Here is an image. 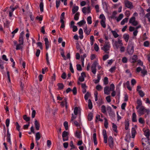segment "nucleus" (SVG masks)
Segmentation results:
<instances>
[{
  "mask_svg": "<svg viewBox=\"0 0 150 150\" xmlns=\"http://www.w3.org/2000/svg\"><path fill=\"white\" fill-rule=\"evenodd\" d=\"M137 109V112L140 116L144 114L145 112L147 113V114H148L150 112L149 110L146 109L144 106H141L139 108Z\"/></svg>",
  "mask_w": 150,
  "mask_h": 150,
  "instance_id": "obj_1",
  "label": "nucleus"
},
{
  "mask_svg": "<svg viewBox=\"0 0 150 150\" xmlns=\"http://www.w3.org/2000/svg\"><path fill=\"white\" fill-rule=\"evenodd\" d=\"M137 59V56L136 55H134L131 59V61L132 63L135 62Z\"/></svg>",
  "mask_w": 150,
  "mask_h": 150,
  "instance_id": "obj_25",
  "label": "nucleus"
},
{
  "mask_svg": "<svg viewBox=\"0 0 150 150\" xmlns=\"http://www.w3.org/2000/svg\"><path fill=\"white\" fill-rule=\"evenodd\" d=\"M84 31L86 35H88L89 34V32L88 31V30L87 28L86 25L84 28Z\"/></svg>",
  "mask_w": 150,
  "mask_h": 150,
  "instance_id": "obj_41",
  "label": "nucleus"
},
{
  "mask_svg": "<svg viewBox=\"0 0 150 150\" xmlns=\"http://www.w3.org/2000/svg\"><path fill=\"white\" fill-rule=\"evenodd\" d=\"M61 3V0H56V7L57 8H58L59 6Z\"/></svg>",
  "mask_w": 150,
  "mask_h": 150,
  "instance_id": "obj_37",
  "label": "nucleus"
},
{
  "mask_svg": "<svg viewBox=\"0 0 150 150\" xmlns=\"http://www.w3.org/2000/svg\"><path fill=\"white\" fill-rule=\"evenodd\" d=\"M139 123L142 124H144L145 123L142 117L139 118Z\"/></svg>",
  "mask_w": 150,
  "mask_h": 150,
  "instance_id": "obj_57",
  "label": "nucleus"
},
{
  "mask_svg": "<svg viewBox=\"0 0 150 150\" xmlns=\"http://www.w3.org/2000/svg\"><path fill=\"white\" fill-rule=\"evenodd\" d=\"M107 110L109 113V116L110 117L112 118L114 117L115 116V113L112 111L111 107L108 106L107 107Z\"/></svg>",
  "mask_w": 150,
  "mask_h": 150,
  "instance_id": "obj_6",
  "label": "nucleus"
},
{
  "mask_svg": "<svg viewBox=\"0 0 150 150\" xmlns=\"http://www.w3.org/2000/svg\"><path fill=\"white\" fill-rule=\"evenodd\" d=\"M71 28H73L72 31L74 32H76L78 28L76 26H73V27Z\"/></svg>",
  "mask_w": 150,
  "mask_h": 150,
  "instance_id": "obj_60",
  "label": "nucleus"
},
{
  "mask_svg": "<svg viewBox=\"0 0 150 150\" xmlns=\"http://www.w3.org/2000/svg\"><path fill=\"white\" fill-rule=\"evenodd\" d=\"M104 119H105L104 126L106 128H107L108 127V121H107V119H106V118H104Z\"/></svg>",
  "mask_w": 150,
  "mask_h": 150,
  "instance_id": "obj_47",
  "label": "nucleus"
},
{
  "mask_svg": "<svg viewBox=\"0 0 150 150\" xmlns=\"http://www.w3.org/2000/svg\"><path fill=\"white\" fill-rule=\"evenodd\" d=\"M108 142L109 146L111 148H113V141L112 137L111 136H110L109 137Z\"/></svg>",
  "mask_w": 150,
  "mask_h": 150,
  "instance_id": "obj_12",
  "label": "nucleus"
},
{
  "mask_svg": "<svg viewBox=\"0 0 150 150\" xmlns=\"http://www.w3.org/2000/svg\"><path fill=\"white\" fill-rule=\"evenodd\" d=\"M64 125L65 127V128L66 130H67L68 129V123L66 121H65L64 123Z\"/></svg>",
  "mask_w": 150,
  "mask_h": 150,
  "instance_id": "obj_48",
  "label": "nucleus"
},
{
  "mask_svg": "<svg viewBox=\"0 0 150 150\" xmlns=\"http://www.w3.org/2000/svg\"><path fill=\"white\" fill-rule=\"evenodd\" d=\"M94 49L96 51H98L99 50V47L97 44L95 43L94 45Z\"/></svg>",
  "mask_w": 150,
  "mask_h": 150,
  "instance_id": "obj_54",
  "label": "nucleus"
},
{
  "mask_svg": "<svg viewBox=\"0 0 150 150\" xmlns=\"http://www.w3.org/2000/svg\"><path fill=\"white\" fill-rule=\"evenodd\" d=\"M128 18H125L121 22V25H123L125 24V23L127 22Z\"/></svg>",
  "mask_w": 150,
  "mask_h": 150,
  "instance_id": "obj_32",
  "label": "nucleus"
},
{
  "mask_svg": "<svg viewBox=\"0 0 150 150\" xmlns=\"http://www.w3.org/2000/svg\"><path fill=\"white\" fill-rule=\"evenodd\" d=\"M132 121L133 122H137L136 115L135 112H133L132 115Z\"/></svg>",
  "mask_w": 150,
  "mask_h": 150,
  "instance_id": "obj_19",
  "label": "nucleus"
},
{
  "mask_svg": "<svg viewBox=\"0 0 150 150\" xmlns=\"http://www.w3.org/2000/svg\"><path fill=\"white\" fill-rule=\"evenodd\" d=\"M91 95V94L88 92H87V93L85 94L84 96V98L86 100H87L88 99V97Z\"/></svg>",
  "mask_w": 150,
  "mask_h": 150,
  "instance_id": "obj_39",
  "label": "nucleus"
},
{
  "mask_svg": "<svg viewBox=\"0 0 150 150\" xmlns=\"http://www.w3.org/2000/svg\"><path fill=\"white\" fill-rule=\"evenodd\" d=\"M110 47V44L108 41H106L105 42L103 46L101 47V49L104 51L105 52L108 53L109 52L107 51L109 50Z\"/></svg>",
  "mask_w": 150,
  "mask_h": 150,
  "instance_id": "obj_2",
  "label": "nucleus"
},
{
  "mask_svg": "<svg viewBox=\"0 0 150 150\" xmlns=\"http://www.w3.org/2000/svg\"><path fill=\"white\" fill-rule=\"evenodd\" d=\"M128 53L130 55L132 54L134 52V47L132 45H129L127 48Z\"/></svg>",
  "mask_w": 150,
  "mask_h": 150,
  "instance_id": "obj_7",
  "label": "nucleus"
},
{
  "mask_svg": "<svg viewBox=\"0 0 150 150\" xmlns=\"http://www.w3.org/2000/svg\"><path fill=\"white\" fill-rule=\"evenodd\" d=\"M35 125L36 129L38 130L39 129L40 124L36 120L35 121Z\"/></svg>",
  "mask_w": 150,
  "mask_h": 150,
  "instance_id": "obj_24",
  "label": "nucleus"
},
{
  "mask_svg": "<svg viewBox=\"0 0 150 150\" xmlns=\"http://www.w3.org/2000/svg\"><path fill=\"white\" fill-rule=\"evenodd\" d=\"M37 46L38 47H40V48L41 50L42 49V43L41 42H38L37 43Z\"/></svg>",
  "mask_w": 150,
  "mask_h": 150,
  "instance_id": "obj_55",
  "label": "nucleus"
},
{
  "mask_svg": "<svg viewBox=\"0 0 150 150\" xmlns=\"http://www.w3.org/2000/svg\"><path fill=\"white\" fill-rule=\"evenodd\" d=\"M9 123H10V119L8 118L6 120V126L7 127H8L9 126Z\"/></svg>",
  "mask_w": 150,
  "mask_h": 150,
  "instance_id": "obj_59",
  "label": "nucleus"
},
{
  "mask_svg": "<svg viewBox=\"0 0 150 150\" xmlns=\"http://www.w3.org/2000/svg\"><path fill=\"white\" fill-rule=\"evenodd\" d=\"M111 32L114 38H116L118 37L119 35L115 31L111 30Z\"/></svg>",
  "mask_w": 150,
  "mask_h": 150,
  "instance_id": "obj_30",
  "label": "nucleus"
},
{
  "mask_svg": "<svg viewBox=\"0 0 150 150\" xmlns=\"http://www.w3.org/2000/svg\"><path fill=\"white\" fill-rule=\"evenodd\" d=\"M132 138H134L136 133V129L134 127H132Z\"/></svg>",
  "mask_w": 150,
  "mask_h": 150,
  "instance_id": "obj_22",
  "label": "nucleus"
},
{
  "mask_svg": "<svg viewBox=\"0 0 150 150\" xmlns=\"http://www.w3.org/2000/svg\"><path fill=\"white\" fill-rule=\"evenodd\" d=\"M40 51V50L38 49L37 50V51L36 52L35 55L36 57H38L39 56Z\"/></svg>",
  "mask_w": 150,
  "mask_h": 150,
  "instance_id": "obj_64",
  "label": "nucleus"
},
{
  "mask_svg": "<svg viewBox=\"0 0 150 150\" xmlns=\"http://www.w3.org/2000/svg\"><path fill=\"white\" fill-rule=\"evenodd\" d=\"M100 18L101 19V21H105V18L103 14H101L100 16Z\"/></svg>",
  "mask_w": 150,
  "mask_h": 150,
  "instance_id": "obj_52",
  "label": "nucleus"
},
{
  "mask_svg": "<svg viewBox=\"0 0 150 150\" xmlns=\"http://www.w3.org/2000/svg\"><path fill=\"white\" fill-rule=\"evenodd\" d=\"M98 63L97 61H95L92 64L91 67V70L92 72L94 74H95L96 71V67L98 66Z\"/></svg>",
  "mask_w": 150,
  "mask_h": 150,
  "instance_id": "obj_5",
  "label": "nucleus"
},
{
  "mask_svg": "<svg viewBox=\"0 0 150 150\" xmlns=\"http://www.w3.org/2000/svg\"><path fill=\"white\" fill-rule=\"evenodd\" d=\"M116 67L115 66L112 67L109 70V71L111 73H113L115 70Z\"/></svg>",
  "mask_w": 150,
  "mask_h": 150,
  "instance_id": "obj_56",
  "label": "nucleus"
},
{
  "mask_svg": "<svg viewBox=\"0 0 150 150\" xmlns=\"http://www.w3.org/2000/svg\"><path fill=\"white\" fill-rule=\"evenodd\" d=\"M96 133H94L93 134L92 137L93 140V142L95 145H96L97 144V142L96 139Z\"/></svg>",
  "mask_w": 150,
  "mask_h": 150,
  "instance_id": "obj_23",
  "label": "nucleus"
},
{
  "mask_svg": "<svg viewBox=\"0 0 150 150\" xmlns=\"http://www.w3.org/2000/svg\"><path fill=\"white\" fill-rule=\"evenodd\" d=\"M137 105L136 107V109H138L141 106H143L142 105V102L141 100L140 99H138L137 101Z\"/></svg>",
  "mask_w": 150,
  "mask_h": 150,
  "instance_id": "obj_15",
  "label": "nucleus"
},
{
  "mask_svg": "<svg viewBox=\"0 0 150 150\" xmlns=\"http://www.w3.org/2000/svg\"><path fill=\"white\" fill-rule=\"evenodd\" d=\"M101 111L103 113L105 114L106 113V108L104 105L102 106L101 107Z\"/></svg>",
  "mask_w": 150,
  "mask_h": 150,
  "instance_id": "obj_29",
  "label": "nucleus"
},
{
  "mask_svg": "<svg viewBox=\"0 0 150 150\" xmlns=\"http://www.w3.org/2000/svg\"><path fill=\"white\" fill-rule=\"evenodd\" d=\"M73 93L74 95H75L77 93V89L76 87H74L72 90Z\"/></svg>",
  "mask_w": 150,
  "mask_h": 150,
  "instance_id": "obj_61",
  "label": "nucleus"
},
{
  "mask_svg": "<svg viewBox=\"0 0 150 150\" xmlns=\"http://www.w3.org/2000/svg\"><path fill=\"white\" fill-rule=\"evenodd\" d=\"M44 41L45 42L46 48L47 50L49 46V42L48 41V38H45L44 39Z\"/></svg>",
  "mask_w": 150,
  "mask_h": 150,
  "instance_id": "obj_18",
  "label": "nucleus"
},
{
  "mask_svg": "<svg viewBox=\"0 0 150 150\" xmlns=\"http://www.w3.org/2000/svg\"><path fill=\"white\" fill-rule=\"evenodd\" d=\"M70 67L69 69L71 71V72L73 73L74 72V71L72 67V64L71 63H69Z\"/></svg>",
  "mask_w": 150,
  "mask_h": 150,
  "instance_id": "obj_50",
  "label": "nucleus"
},
{
  "mask_svg": "<svg viewBox=\"0 0 150 150\" xmlns=\"http://www.w3.org/2000/svg\"><path fill=\"white\" fill-rule=\"evenodd\" d=\"M104 83L105 85H106L108 84V79L107 77H105L104 79Z\"/></svg>",
  "mask_w": 150,
  "mask_h": 150,
  "instance_id": "obj_43",
  "label": "nucleus"
},
{
  "mask_svg": "<svg viewBox=\"0 0 150 150\" xmlns=\"http://www.w3.org/2000/svg\"><path fill=\"white\" fill-rule=\"evenodd\" d=\"M79 7L78 6H74L73 7L72 9V14H75L79 10Z\"/></svg>",
  "mask_w": 150,
  "mask_h": 150,
  "instance_id": "obj_21",
  "label": "nucleus"
},
{
  "mask_svg": "<svg viewBox=\"0 0 150 150\" xmlns=\"http://www.w3.org/2000/svg\"><path fill=\"white\" fill-rule=\"evenodd\" d=\"M138 93L140 96L141 97H143L144 95V93L142 90H140V91H139Z\"/></svg>",
  "mask_w": 150,
  "mask_h": 150,
  "instance_id": "obj_53",
  "label": "nucleus"
},
{
  "mask_svg": "<svg viewBox=\"0 0 150 150\" xmlns=\"http://www.w3.org/2000/svg\"><path fill=\"white\" fill-rule=\"evenodd\" d=\"M110 90L111 91H113L115 89V86L113 83H112L110 84Z\"/></svg>",
  "mask_w": 150,
  "mask_h": 150,
  "instance_id": "obj_49",
  "label": "nucleus"
},
{
  "mask_svg": "<svg viewBox=\"0 0 150 150\" xmlns=\"http://www.w3.org/2000/svg\"><path fill=\"white\" fill-rule=\"evenodd\" d=\"M129 37V35L127 34H125L123 35V38L126 42L128 41Z\"/></svg>",
  "mask_w": 150,
  "mask_h": 150,
  "instance_id": "obj_26",
  "label": "nucleus"
},
{
  "mask_svg": "<svg viewBox=\"0 0 150 150\" xmlns=\"http://www.w3.org/2000/svg\"><path fill=\"white\" fill-rule=\"evenodd\" d=\"M103 136L104 142L105 143H107V137L106 131L105 129L103 130Z\"/></svg>",
  "mask_w": 150,
  "mask_h": 150,
  "instance_id": "obj_14",
  "label": "nucleus"
},
{
  "mask_svg": "<svg viewBox=\"0 0 150 150\" xmlns=\"http://www.w3.org/2000/svg\"><path fill=\"white\" fill-rule=\"evenodd\" d=\"M76 69L78 71H81L82 70V68L80 64L76 65Z\"/></svg>",
  "mask_w": 150,
  "mask_h": 150,
  "instance_id": "obj_58",
  "label": "nucleus"
},
{
  "mask_svg": "<svg viewBox=\"0 0 150 150\" xmlns=\"http://www.w3.org/2000/svg\"><path fill=\"white\" fill-rule=\"evenodd\" d=\"M31 110H32V117L33 118L35 117L36 114L35 111L34 110L33 107H32L31 108Z\"/></svg>",
  "mask_w": 150,
  "mask_h": 150,
  "instance_id": "obj_40",
  "label": "nucleus"
},
{
  "mask_svg": "<svg viewBox=\"0 0 150 150\" xmlns=\"http://www.w3.org/2000/svg\"><path fill=\"white\" fill-rule=\"evenodd\" d=\"M112 129H113V130L115 132H117V126L116 125L114 124V123H112Z\"/></svg>",
  "mask_w": 150,
  "mask_h": 150,
  "instance_id": "obj_44",
  "label": "nucleus"
},
{
  "mask_svg": "<svg viewBox=\"0 0 150 150\" xmlns=\"http://www.w3.org/2000/svg\"><path fill=\"white\" fill-rule=\"evenodd\" d=\"M124 4L125 7L130 9H132L133 7L132 3L128 0H125Z\"/></svg>",
  "mask_w": 150,
  "mask_h": 150,
  "instance_id": "obj_4",
  "label": "nucleus"
},
{
  "mask_svg": "<svg viewBox=\"0 0 150 150\" xmlns=\"http://www.w3.org/2000/svg\"><path fill=\"white\" fill-rule=\"evenodd\" d=\"M68 132L64 131L62 134V137L63 138V140L64 142L68 140Z\"/></svg>",
  "mask_w": 150,
  "mask_h": 150,
  "instance_id": "obj_9",
  "label": "nucleus"
},
{
  "mask_svg": "<svg viewBox=\"0 0 150 150\" xmlns=\"http://www.w3.org/2000/svg\"><path fill=\"white\" fill-rule=\"evenodd\" d=\"M57 86L59 89H62L64 87V86L62 83H59L57 84Z\"/></svg>",
  "mask_w": 150,
  "mask_h": 150,
  "instance_id": "obj_42",
  "label": "nucleus"
},
{
  "mask_svg": "<svg viewBox=\"0 0 150 150\" xmlns=\"http://www.w3.org/2000/svg\"><path fill=\"white\" fill-rule=\"evenodd\" d=\"M141 73L142 74V77H144L145 76L147 75V71L145 69V66H144L143 69L141 72Z\"/></svg>",
  "mask_w": 150,
  "mask_h": 150,
  "instance_id": "obj_17",
  "label": "nucleus"
},
{
  "mask_svg": "<svg viewBox=\"0 0 150 150\" xmlns=\"http://www.w3.org/2000/svg\"><path fill=\"white\" fill-rule=\"evenodd\" d=\"M81 132L79 131H76L75 134V136L78 139H80L81 137Z\"/></svg>",
  "mask_w": 150,
  "mask_h": 150,
  "instance_id": "obj_20",
  "label": "nucleus"
},
{
  "mask_svg": "<svg viewBox=\"0 0 150 150\" xmlns=\"http://www.w3.org/2000/svg\"><path fill=\"white\" fill-rule=\"evenodd\" d=\"M40 138V136L39 132H37L35 135V140L36 141L39 140Z\"/></svg>",
  "mask_w": 150,
  "mask_h": 150,
  "instance_id": "obj_28",
  "label": "nucleus"
},
{
  "mask_svg": "<svg viewBox=\"0 0 150 150\" xmlns=\"http://www.w3.org/2000/svg\"><path fill=\"white\" fill-rule=\"evenodd\" d=\"M123 45V44L122 42V40L119 39H118L117 41H115L114 43L113 46H115L116 48L118 49L120 48L121 46Z\"/></svg>",
  "mask_w": 150,
  "mask_h": 150,
  "instance_id": "obj_3",
  "label": "nucleus"
},
{
  "mask_svg": "<svg viewBox=\"0 0 150 150\" xmlns=\"http://www.w3.org/2000/svg\"><path fill=\"white\" fill-rule=\"evenodd\" d=\"M79 15L80 14L79 12H77L76 13L74 16V20L77 21L79 19Z\"/></svg>",
  "mask_w": 150,
  "mask_h": 150,
  "instance_id": "obj_27",
  "label": "nucleus"
},
{
  "mask_svg": "<svg viewBox=\"0 0 150 150\" xmlns=\"http://www.w3.org/2000/svg\"><path fill=\"white\" fill-rule=\"evenodd\" d=\"M88 107L90 109H91L92 108V104L91 101L90 99H89L88 100Z\"/></svg>",
  "mask_w": 150,
  "mask_h": 150,
  "instance_id": "obj_31",
  "label": "nucleus"
},
{
  "mask_svg": "<svg viewBox=\"0 0 150 150\" xmlns=\"http://www.w3.org/2000/svg\"><path fill=\"white\" fill-rule=\"evenodd\" d=\"M123 17V15L122 13L120 14L119 16L117 17V22L120 21Z\"/></svg>",
  "mask_w": 150,
  "mask_h": 150,
  "instance_id": "obj_36",
  "label": "nucleus"
},
{
  "mask_svg": "<svg viewBox=\"0 0 150 150\" xmlns=\"http://www.w3.org/2000/svg\"><path fill=\"white\" fill-rule=\"evenodd\" d=\"M83 13L86 14V13H89L91 12V9L90 7L88 6L87 8L86 7H84L83 8L82 10Z\"/></svg>",
  "mask_w": 150,
  "mask_h": 150,
  "instance_id": "obj_10",
  "label": "nucleus"
},
{
  "mask_svg": "<svg viewBox=\"0 0 150 150\" xmlns=\"http://www.w3.org/2000/svg\"><path fill=\"white\" fill-rule=\"evenodd\" d=\"M144 134L146 137L147 139V142L149 144V141L150 140L149 137L150 136V132L149 129H146L144 131Z\"/></svg>",
  "mask_w": 150,
  "mask_h": 150,
  "instance_id": "obj_8",
  "label": "nucleus"
},
{
  "mask_svg": "<svg viewBox=\"0 0 150 150\" xmlns=\"http://www.w3.org/2000/svg\"><path fill=\"white\" fill-rule=\"evenodd\" d=\"M135 21V17L134 16H133L130 18L129 21V23L132 24Z\"/></svg>",
  "mask_w": 150,
  "mask_h": 150,
  "instance_id": "obj_45",
  "label": "nucleus"
},
{
  "mask_svg": "<svg viewBox=\"0 0 150 150\" xmlns=\"http://www.w3.org/2000/svg\"><path fill=\"white\" fill-rule=\"evenodd\" d=\"M16 128L19 131H20V126L18 122L16 123Z\"/></svg>",
  "mask_w": 150,
  "mask_h": 150,
  "instance_id": "obj_62",
  "label": "nucleus"
},
{
  "mask_svg": "<svg viewBox=\"0 0 150 150\" xmlns=\"http://www.w3.org/2000/svg\"><path fill=\"white\" fill-rule=\"evenodd\" d=\"M104 93L108 95L110 94V91H111L110 90V88L108 86H106V87L104 88Z\"/></svg>",
  "mask_w": 150,
  "mask_h": 150,
  "instance_id": "obj_16",
  "label": "nucleus"
},
{
  "mask_svg": "<svg viewBox=\"0 0 150 150\" xmlns=\"http://www.w3.org/2000/svg\"><path fill=\"white\" fill-rule=\"evenodd\" d=\"M96 88L98 91H100L102 88V86L100 85H98L96 86Z\"/></svg>",
  "mask_w": 150,
  "mask_h": 150,
  "instance_id": "obj_63",
  "label": "nucleus"
},
{
  "mask_svg": "<svg viewBox=\"0 0 150 150\" xmlns=\"http://www.w3.org/2000/svg\"><path fill=\"white\" fill-rule=\"evenodd\" d=\"M105 21H101L100 24L104 28H105L106 27V25L105 24Z\"/></svg>",
  "mask_w": 150,
  "mask_h": 150,
  "instance_id": "obj_46",
  "label": "nucleus"
},
{
  "mask_svg": "<svg viewBox=\"0 0 150 150\" xmlns=\"http://www.w3.org/2000/svg\"><path fill=\"white\" fill-rule=\"evenodd\" d=\"M87 21L88 23L89 24H91L92 23L91 17L90 16H88L87 18Z\"/></svg>",
  "mask_w": 150,
  "mask_h": 150,
  "instance_id": "obj_35",
  "label": "nucleus"
},
{
  "mask_svg": "<svg viewBox=\"0 0 150 150\" xmlns=\"http://www.w3.org/2000/svg\"><path fill=\"white\" fill-rule=\"evenodd\" d=\"M79 111V110H78V108L77 107H75L74 110V115H76L77 114L78 112Z\"/></svg>",
  "mask_w": 150,
  "mask_h": 150,
  "instance_id": "obj_51",
  "label": "nucleus"
},
{
  "mask_svg": "<svg viewBox=\"0 0 150 150\" xmlns=\"http://www.w3.org/2000/svg\"><path fill=\"white\" fill-rule=\"evenodd\" d=\"M86 21L84 20H82L77 23V24L80 26L86 23Z\"/></svg>",
  "mask_w": 150,
  "mask_h": 150,
  "instance_id": "obj_34",
  "label": "nucleus"
},
{
  "mask_svg": "<svg viewBox=\"0 0 150 150\" xmlns=\"http://www.w3.org/2000/svg\"><path fill=\"white\" fill-rule=\"evenodd\" d=\"M6 140L7 142H8L11 145L12 144V142L11 140V134L9 133V129L7 128V135H6Z\"/></svg>",
  "mask_w": 150,
  "mask_h": 150,
  "instance_id": "obj_11",
  "label": "nucleus"
},
{
  "mask_svg": "<svg viewBox=\"0 0 150 150\" xmlns=\"http://www.w3.org/2000/svg\"><path fill=\"white\" fill-rule=\"evenodd\" d=\"M40 11L41 12L43 11V4L42 2H41L40 4Z\"/></svg>",
  "mask_w": 150,
  "mask_h": 150,
  "instance_id": "obj_33",
  "label": "nucleus"
},
{
  "mask_svg": "<svg viewBox=\"0 0 150 150\" xmlns=\"http://www.w3.org/2000/svg\"><path fill=\"white\" fill-rule=\"evenodd\" d=\"M93 117V114L90 113L88 115V120L89 121H91L92 120Z\"/></svg>",
  "mask_w": 150,
  "mask_h": 150,
  "instance_id": "obj_38",
  "label": "nucleus"
},
{
  "mask_svg": "<svg viewBox=\"0 0 150 150\" xmlns=\"http://www.w3.org/2000/svg\"><path fill=\"white\" fill-rule=\"evenodd\" d=\"M24 35V32H22L20 34L19 42L21 44H23V36Z\"/></svg>",
  "mask_w": 150,
  "mask_h": 150,
  "instance_id": "obj_13",
  "label": "nucleus"
}]
</instances>
